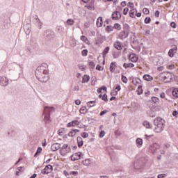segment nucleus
Wrapping results in <instances>:
<instances>
[{
    "instance_id": "obj_64",
    "label": "nucleus",
    "mask_w": 178,
    "mask_h": 178,
    "mask_svg": "<svg viewBox=\"0 0 178 178\" xmlns=\"http://www.w3.org/2000/svg\"><path fill=\"white\" fill-rule=\"evenodd\" d=\"M90 26H91V24L90 22H86L84 24V26L86 27V29H88V27H90Z\"/></svg>"
},
{
    "instance_id": "obj_33",
    "label": "nucleus",
    "mask_w": 178,
    "mask_h": 178,
    "mask_svg": "<svg viewBox=\"0 0 178 178\" xmlns=\"http://www.w3.org/2000/svg\"><path fill=\"white\" fill-rule=\"evenodd\" d=\"M114 29L115 30H122V26L119 23L114 24V26H113Z\"/></svg>"
},
{
    "instance_id": "obj_58",
    "label": "nucleus",
    "mask_w": 178,
    "mask_h": 178,
    "mask_svg": "<svg viewBox=\"0 0 178 178\" xmlns=\"http://www.w3.org/2000/svg\"><path fill=\"white\" fill-rule=\"evenodd\" d=\"M115 90H117V92H118V91H120V90H122V88L120 87V85L117 84L115 88Z\"/></svg>"
},
{
    "instance_id": "obj_3",
    "label": "nucleus",
    "mask_w": 178,
    "mask_h": 178,
    "mask_svg": "<svg viewBox=\"0 0 178 178\" xmlns=\"http://www.w3.org/2000/svg\"><path fill=\"white\" fill-rule=\"evenodd\" d=\"M44 35L47 41H51L54 40V37H55V32L51 29H47L44 31Z\"/></svg>"
},
{
    "instance_id": "obj_2",
    "label": "nucleus",
    "mask_w": 178,
    "mask_h": 178,
    "mask_svg": "<svg viewBox=\"0 0 178 178\" xmlns=\"http://www.w3.org/2000/svg\"><path fill=\"white\" fill-rule=\"evenodd\" d=\"M52 112H55L54 107H50L47 106L44 107L43 115H44V120L45 123H49V122H51V113H52Z\"/></svg>"
},
{
    "instance_id": "obj_16",
    "label": "nucleus",
    "mask_w": 178,
    "mask_h": 178,
    "mask_svg": "<svg viewBox=\"0 0 178 178\" xmlns=\"http://www.w3.org/2000/svg\"><path fill=\"white\" fill-rule=\"evenodd\" d=\"M76 143L79 148H81V147L84 145V141L83 140V138H81V136H78L76 138Z\"/></svg>"
},
{
    "instance_id": "obj_11",
    "label": "nucleus",
    "mask_w": 178,
    "mask_h": 178,
    "mask_svg": "<svg viewBox=\"0 0 178 178\" xmlns=\"http://www.w3.org/2000/svg\"><path fill=\"white\" fill-rule=\"evenodd\" d=\"M122 17V14L119 13V11L115 10L112 15H111V19L112 20H119Z\"/></svg>"
},
{
    "instance_id": "obj_28",
    "label": "nucleus",
    "mask_w": 178,
    "mask_h": 178,
    "mask_svg": "<svg viewBox=\"0 0 178 178\" xmlns=\"http://www.w3.org/2000/svg\"><path fill=\"white\" fill-rule=\"evenodd\" d=\"M134 10L137 12V8H133L132 10H130L129 13V17H131V19H136V17L134 16Z\"/></svg>"
},
{
    "instance_id": "obj_47",
    "label": "nucleus",
    "mask_w": 178,
    "mask_h": 178,
    "mask_svg": "<svg viewBox=\"0 0 178 178\" xmlns=\"http://www.w3.org/2000/svg\"><path fill=\"white\" fill-rule=\"evenodd\" d=\"M128 8H130L131 9L134 8V3L129 1L127 4Z\"/></svg>"
},
{
    "instance_id": "obj_45",
    "label": "nucleus",
    "mask_w": 178,
    "mask_h": 178,
    "mask_svg": "<svg viewBox=\"0 0 178 178\" xmlns=\"http://www.w3.org/2000/svg\"><path fill=\"white\" fill-rule=\"evenodd\" d=\"M89 66H90V69H95V63L94 61H90L88 63Z\"/></svg>"
},
{
    "instance_id": "obj_4",
    "label": "nucleus",
    "mask_w": 178,
    "mask_h": 178,
    "mask_svg": "<svg viewBox=\"0 0 178 178\" xmlns=\"http://www.w3.org/2000/svg\"><path fill=\"white\" fill-rule=\"evenodd\" d=\"M36 79L41 83H47L49 80V76L48 74H36Z\"/></svg>"
},
{
    "instance_id": "obj_27",
    "label": "nucleus",
    "mask_w": 178,
    "mask_h": 178,
    "mask_svg": "<svg viewBox=\"0 0 178 178\" xmlns=\"http://www.w3.org/2000/svg\"><path fill=\"white\" fill-rule=\"evenodd\" d=\"M143 125L146 128V129H151L152 127V124H151V123H149V122L148 121H144L143 122Z\"/></svg>"
},
{
    "instance_id": "obj_34",
    "label": "nucleus",
    "mask_w": 178,
    "mask_h": 178,
    "mask_svg": "<svg viewBox=\"0 0 178 178\" xmlns=\"http://www.w3.org/2000/svg\"><path fill=\"white\" fill-rule=\"evenodd\" d=\"M95 102L96 101H90L87 103V106L88 108H92V106H95Z\"/></svg>"
},
{
    "instance_id": "obj_41",
    "label": "nucleus",
    "mask_w": 178,
    "mask_h": 178,
    "mask_svg": "<svg viewBox=\"0 0 178 178\" xmlns=\"http://www.w3.org/2000/svg\"><path fill=\"white\" fill-rule=\"evenodd\" d=\"M152 102L154 104H156L157 102H159V99L156 97H152Z\"/></svg>"
},
{
    "instance_id": "obj_10",
    "label": "nucleus",
    "mask_w": 178,
    "mask_h": 178,
    "mask_svg": "<svg viewBox=\"0 0 178 178\" xmlns=\"http://www.w3.org/2000/svg\"><path fill=\"white\" fill-rule=\"evenodd\" d=\"M176 51H177V46L174 44L172 45V48L168 51V56H170V58H173V56H175V54H176Z\"/></svg>"
},
{
    "instance_id": "obj_55",
    "label": "nucleus",
    "mask_w": 178,
    "mask_h": 178,
    "mask_svg": "<svg viewBox=\"0 0 178 178\" xmlns=\"http://www.w3.org/2000/svg\"><path fill=\"white\" fill-rule=\"evenodd\" d=\"M110 95L114 96V97H115V95H118V91H116V90H113L111 92Z\"/></svg>"
},
{
    "instance_id": "obj_29",
    "label": "nucleus",
    "mask_w": 178,
    "mask_h": 178,
    "mask_svg": "<svg viewBox=\"0 0 178 178\" xmlns=\"http://www.w3.org/2000/svg\"><path fill=\"white\" fill-rule=\"evenodd\" d=\"M82 164H83L84 166H90V165H91V159H87L83 161Z\"/></svg>"
},
{
    "instance_id": "obj_23",
    "label": "nucleus",
    "mask_w": 178,
    "mask_h": 178,
    "mask_svg": "<svg viewBox=\"0 0 178 178\" xmlns=\"http://www.w3.org/2000/svg\"><path fill=\"white\" fill-rule=\"evenodd\" d=\"M114 48L115 49H118V51H120L122 49V43L120 42L117 41L113 44Z\"/></svg>"
},
{
    "instance_id": "obj_61",
    "label": "nucleus",
    "mask_w": 178,
    "mask_h": 178,
    "mask_svg": "<svg viewBox=\"0 0 178 178\" xmlns=\"http://www.w3.org/2000/svg\"><path fill=\"white\" fill-rule=\"evenodd\" d=\"M166 177V174H159L157 176V178H165Z\"/></svg>"
},
{
    "instance_id": "obj_30",
    "label": "nucleus",
    "mask_w": 178,
    "mask_h": 178,
    "mask_svg": "<svg viewBox=\"0 0 178 178\" xmlns=\"http://www.w3.org/2000/svg\"><path fill=\"white\" fill-rule=\"evenodd\" d=\"M123 67H124V69H127L129 67H134V64L131 63H123L122 65Z\"/></svg>"
},
{
    "instance_id": "obj_42",
    "label": "nucleus",
    "mask_w": 178,
    "mask_h": 178,
    "mask_svg": "<svg viewBox=\"0 0 178 178\" xmlns=\"http://www.w3.org/2000/svg\"><path fill=\"white\" fill-rule=\"evenodd\" d=\"M102 101H104V102H108V95L106 93H104L102 97Z\"/></svg>"
},
{
    "instance_id": "obj_54",
    "label": "nucleus",
    "mask_w": 178,
    "mask_h": 178,
    "mask_svg": "<svg viewBox=\"0 0 178 178\" xmlns=\"http://www.w3.org/2000/svg\"><path fill=\"white\" fill-rule=\"evenodd\" d=\"M70 175H72V176H77V175H79V172H77V171H71L70 172Z\"/></svg>"
},
{
    "instance_id": "obj_17",
    "label": "nucleus",
    "mask_w": 178,
    "mask_h": 178,
    "mask_svg": "<svg viewBox=\"0 0 178 178\" xmlns=\"http://www.w3.org/2000/svg\"><path fill=\"white\" fill-rule=\"evenodd\" d=\"M69 147V145L67 144H64L62 147L60 148V155H62V156H65V155H66L65 152H63V149H67Z\"/></svg>"
},
{
    "instance_id": "obj_12",
    "label": "nucleus",
    "mask_w": 178,
    "mask_h": 178,
    "mask_svg": "<svg viewBox=\"0 0 178 178\" xmlns=\"http://www.w3.org/2000/svg\"><path fill=\"white\" fill-rule=\"evenodd\" d=\"M129 32H127L126 31H122L120 33L118 37L120 40H124V38H127L129 37Z\"/></svg>"
},
{
    "instance_id": "obj_39",
    "label": "nucleus",
    "mask_w": 178,
    "mask_h": 178,
    "mask_svg": "<svg viewBox=\"0 0 178 178\" xmlns=\"http://www.w3.org/2000/svg\"><path fill=\"white\" fill-rule=\"evenodd\" d=\"M87 109V107L86 106H82L81 108H80V113H81L82 115H86V111Z\"/></svg>"
},
{
    "instance_id": "obj_63",
    "label": "nucleus",
    "mask_w": 178,
    "mask_h": 178,
    "mask_svg": "<svg viewBox=\"0 0 178 178\" xmlns=\"http://www.w3.org/2000/svg\"><path fill=\"white\" fill-rule=\"evenodd\" d=\"M170 26L172 27V29H176V27H177L176 22H171Z\"/></svg>"
},
{
    "instance_id": "obj_52",
    "label": "nucleus",
    "mask_w": 178,
    "mask_h": 178,
    "mask_svg": "<svg viewBox=\"0 0 178 178\" xmlns=\"http://www.w3.org/2000/svg\"><path fill=\"white\" fill-rule=\"evenodd\" d=\"M128 13H129V8L127 7L124 8L122 13L123 15L126 16V15H127Z\"/></svg>"
},
{
    "instance_id": "obj_20",
    "label": "nucleus",
    "mask_w": 178,
    "mask_h": 178,
    "mask_svg": "<svg viewBox=\"0 0 178 178\" xmlns=\"http://www.w3.org/2000/svg\"><path fill=\"white\" fill-rule=\"evenodd\" d=\"M116 69V62L115 61H113L110 64V68H109V70L111 73H113V72H115Z\"/></svg>"
},
{
    "instance_id": "obj_49",
    "label": "nucleus",
    "mask_w": 178,
    "mask_h": 178,
    "mask_svg": "<svg viewBox=\"0 0 178 178\" xmlns=\"http://www.w3.org/2000/svg\"><path fill=\"white\" fill-rule=\"evenodd\" d=\"M105 136V131L102 130L99 133V137L100 138H104V137Z\"/></svg>"
},
{
    "instance_id": "obj_37",
    "label": "nucleus",
    "mask_w": 178,
    "mask_h": 178,
    "mask_svg": "<svg viewBox=\"0 0 178 178\" xmlns=\"http://www.w3.org/2000/svg\"><path fill=\"white\" fill-rule=\"evenodd\" d=\"M144 23L145 24H149V23H151V17H146L144 19Z\"/></svg>"
},
{
    "instance_id": "obj_43",
    "label": "nucleus",
    "mask_w": 178,
    "mask_h": 178,
    "mask_svg": "<svg viewBox=\"0 0 178 178\" xmlns=\"http://www.w3.org/2000/svg\"><path fill=\"white\" fill-rule=\"evenodd\" d=\"M81 55L82 56H87V55H88V50L87 49H83L81 51Z\"/></svg>"
},
{
    "instance_id": "obj_14",
    "label": "nucleus",
    "mask_w": 178,
    "mask_h": 178,
    "mask_svg": "<svg viewBox=\"0 0 178 178\" xmlns=\"http://www.w3.org/2000/svg\"><path fill=\"white\" fill-rule=\"evenodd\" d=\"M51 149L54 152H55L56 151H58V149H60V143H56L52 144L51 147Z\"/></svg>"
},
{
    "instance_id": "obj_24",
    "label": "nucleus",
    "mask_w": 178,
    "mask_h": 178,
    "mask_svg": "<svg viewBox=\"0 0 178 178\" xmlns=\"http://www.w3.org/2000/svg\"><path fill=\"white\" fill-rule=\"evenodd\" d=\"M90 75L85 74L82 77L81 83H88V81H90Z\"/></svg>"
},
{
    "instance_id": "obj_8",
    "label": "nucleus",
    "mask_w": 178,
    "mask_h": 178,
    "mask_svg": "<svg viewBox=\"0 0 178 178\" xmlns=\"http://www.w3.org/2000/svg\"><path fill=\"white\" fill-rule=\"evenodd\" d=\"M128 58L131 62H133L134 63L138 62V56H137L134 53L129 54L128 55Z\"/></svg>"
},
{
    "instance_id": "obj_18",
    "label": "nucleus",
    "mask_w": 178,
    "mask_h": 178,
    "mask_svg": "<svg viewBox=\"0 0 178 178\" xmlns=\"http://www.w3.org/2000/svg\"><path fill=\"white\" fill-rule=\"evenodd\" d=\"M143 79L145 80V81H152V80H154V77L148 74H144Z\"/></svg>"
},
{
    "instance_id": "obj_15",
    "label": "nucleus",
    "mask_w": 178,
    "mask_h": 178,
    "mask_svg": "<svg viewBox=\"0 0 178 178\" xmlns=\"http://www.w3.org/2000/svg\"><path fill=\"white\" fill-rule=\"evenodd\" d=\"M95 2L91 1L89 3H88L85 7L87 8L89 10H95Z\"/></svg>"
},
{
    "instance_id": "obj_46",
    "label": "nucleus",
    "mask_w": 178,
    "mask_h": 178,
    "mask_svg": "<svg viewBox=\"0 0 178 178\" xmlns=\"http://www.w3.org/2000/svg\"><path fill=\"white\" fill-rule=\"evenodd\" d=\"M113 56L114 59H118V58L120 56V54H119V52H114L113 53Z\"/></svg>"
},
{
    "instance_id": "obj_26",
    "label": "nucleus",
    "mask_w": 178,
    "mask_h": 178,
    "mask_svg": "<svg viewBox=\"0 0 178 178\" xmlns=\"http://www.w3.org/2000/svg\"><path fill=\"white\" fill-rule=\"evenodd\" d=\"M172 95L174 98H178V88H173L172 90Z\"/></svg>"
},
{
    "instance_id": "obj_1",
    "label": "nucleus",
    "mask_w": 178,
    "mask_h": 178,
    "mask_svg": "<svg viewBox=\"0 0 178 178\" xmlns=\"http://www.w3.org/2000/svg\"><path fill=\"white\" fill-rule=\"evenodd\" d=\"M165 123H166V122L161 117H157L154 119V124L156 126L154 128L155 133H162L163 129H165Z\"/></svg>"
},
{
    "instance_id": "obj_19",
    "label": "nucleus",
    "mask_w": 178,
    "mask_h": 178,
    "mask_svg": "<svg viewBox=\"0 0 178 178\" xmlns=\"http://www.w3.org/2000/svg\"><path fill=\"white\" fill-rule=\"evenodd\" d=\"M77 133H80V130H79V129H72L68 133V136L69 137H74L75 134H77Z\"/></svg>"
},
{
    "instance_id": "obj_5",
    "label": "nucleus",
    "mask_w": 178,
    "mask_h": 178,
    "mask_svg": "<svg viewBox=\"0 0 178 178\" xmlns=\"http://www.w3.org/2000/svg\"><path fill=\"white\" fill-rule=\"evenodd\" d=\"M159 148H160L159 144L155 143L150 145V147L148 149V151L152 154H155V152L157 151V149H159Z\"/></svg>"
},
{
    "instance_id": "obj_40",
    "label": "nucleus",
    "mask_w": 178,
    "mask_h": 178,
    "mask_svg": "<svg viewBox=\"0 0 178 178\" xmlns=\"http://www.w3.org/2000/svg\"><path fill=\"white\" fill-rule=\"evenodd\" d=\"M130 26H129V24H126L124 26V31H126L127 33H129L130 31Z\"/></svg>"
},
{
    "instance_id": "obj_21",
    "label": "nucleus",
    "mask_w": 178,
    "mask_h": 178,
    "mask_svg": "<svg viewBox=\"0 0 178 178\" xmlns=\"http://www.w3.org/2000/svg\"><path fill=\"white\" fill-rule=\"evenodd\" d=\"M97 27H101L104 24V21L102 17H99L97 19Z\"/></svg>"
},
{
    "instance_id": "obj_9",
    "label": "nucleus",
    "mask_w": 178,
    "mask_h": 178,
    "mask_svg": "<svg viewBox=\"0 0 178 178\" xmlns=\"http://www.w3.org/2000/svg\"><path fill=\"white\" fill-rule=\"evenodd\" d=\"M0 84L2 87H6L9 84V79L6 76H0Z\"/></svg>"
},
{
    "instance_id": "obj_22",
    "label": "nucleus",
    "mask_w": 178,
    "mask_h": 178,
    "mask_svg": "<svg viewBox=\"0 0 178 178\" xmlns=\"http://www.w3.org/2000/svg\"><path fill=\"white\" fill-rule=\"evenodd\" d=\"M136 143L138 148H141V147H143V139L141 138H136Z\"/></svg>"
},
{
    "instance_id": "obj_7",
    "label": "nucleus",
    "mask_w": 178,
    "mask_h": 178,
    "mask_svg": "<svg viewBox=\"0 0 178 178\" xmlns=\"http://www.w3.org/2000/svg\"><path fill=\"white\" fill-rule=\"evenodd\" d=\"M42 73H44V74H48V69H44L41 66H38L35 72V76H37V74H41Z\"/></svg>"
},
{
    "instance_id": "obj_32",
    "label": "nucleus",
    "mask_w": 178,
    "mask_h": 178,
    "mask_svg": "<svg viewBox=\"0 0 178 178\" xmlns=\"http://www.w3.org/2000/svg\"><path fill=\"white\" fill-rule=\"evenodd\" d=\"M143 85H139L138 86V89L136 90V92H137L138 95H141V94H143Z\"/></svg>"
},
{
    "instance_id": "obj_31",
    "label": "nucleus",
    "mask_w": 178,
    "mask_h": 178,
    "mask_svg": "<svg viewBox=\"0 0 178 178\" xmlns=\"http://www.w3.org/2000/svg\"><path fill=\"white\" fill-rule=\"evenodd\" d=\"M41 152H42V147H38L36 152L34 154V158H37V156H38V155H40Z\"/></svg>"
},
{
    "instance_id": "obj_59",
    "label": "nucleus",
    "mask_w": 178,
    "mask_h": 178,
    "mask_svg": "<svg viewBox=\"0 0 178 178\" xmlns=\"http://www.w3.org/2000/svg\"><path fill=\"white\" fill-rule=\"evenodd\" d=\"M42 69H48V64L47 63H42L40 66Z\"/></svg>"
},
{
    "instance_id": "obj_13",
    "label": "nucleus",
    "mask_w": 178,
    "mask_h": 178,
    "mask_svg": "<svg viewBox=\"0 0 178 178\" xmlns=\"http://www.w3.org/2000/svg\"><path fill=\"white\" fill-rule=\"evenodd\" d=\"M80 124V122L77 120H72L67 123V127H74V126H79Z\"/></svg>"
},
{
    "instance_id": "obj_48",
    "label": "nucleus",
    "mask_w": 178,
    "mask_h": 178,
    "mask_svg": "<svg viewBox=\"0 0 178 178\" xmlns=\"http://www.w3.org/2000/svg\"><path fill=\"white\" fill-rule=\"evenodd\" d=\"M143 12L144 15H149V10L147 8H144L143 9Z\"/></svg>"
},
{
    "instance_id": "obj_36",
    "label": "nucleus",
    "mask_w": 178,
    "mask_h": 178,
    "mask_svg": "<svg viewBox=\"0 0 178 178\" xmlns=\"http://www.w3.org/2000/svg\"><path fill=\"white\" fill-rule=\"evenodd\" d=\"M113 30H114L113 26H112L111 25H108L106 27V33H111V31H113Z\"/></svg>"
},
{
    "instance_id": "obj_25",
    "label": "nucleus",
    "mask_w": 178,
    "mask_h": 178,
    "mask_svg": "<svg viewBox=\"0 0 178 178\" xmlns=\"http://www.w3.org/2000/svg\"><path fill=\"white\" fill-rule=\"evenodd\" d=\"M111 49V48L107 46L106 47H105V49L103 50L102 52V55H103V59H105V56H106V55H108L109 50Z\"/></svg>"
},
{
    "instance_id": "obj_60",
    "label": "nucleus",
    "mask_w": 178,
    "mask_h": 178,
    "mask_svg": "<svg viewBox=\"0 0 178 178\" xmlns=\"http://www.w3.org/2000/svg\"><path fill=\"white\" fill-rule=\"evenodd\" d=\"M159 15H161V12H159V10H156L154 13L155 17H159Z\"/></svg>"
},
{
    "instance_id": "obj_53",
    "label": "nucleus",
    "mask_w": 178,
    "mask_h": 178,
    "mask_svg": "<svg viewBox=\"0 0 178 178\" xmlns=\"http://www.w3.org/2000/svg\"><path fill=\"white\" fill-rule=\"evenodd\" d=\"M81 41H83V42H87V41H88V39L87 38V37L84 35L81 36Z\"/></svg>"
},
{
    "instance_id": "obj_62",
    "label": "nucleus",
    "mask_w": 178,
    "mask_h": 178,
    "mask_svg": "<svg viewBox=\"0 0 178 178\" xmlns=\"http://www.w3.org/2000/svg\"><path fill=\"white\" fill-rule=\"evenodd\" d=\"M172 116L175 117V118H177L178 116V111L175 110L173 112H172Z\"/></svg>"
},
{
    "instance_id": "obj_6",
    "label": "nucleus",
    "mask_w": 178,
    "mask_h": 178,
    "mask_svg": "<svg viewBox=\"0 0 178 178\" xmlns=\"http://www.w3.org/2000/svg\"><path fill=\"white\" fill-rule=\"evenodd\" d=\"M52 170H54V168L50 164H49L46 165L43 170H42L41 173L42 175H49Z\"/></svg>"
},
{
    "instance_id": "obj_44",
    "label": "nucleus",
    "mask_w": 178,
    "mask_h": 178,
    "mask_svg": "<svg viewBox=\"0 0 178 178\" xmlns=\"http://www.w3.org/2000/svg\"><path fill=\"white\" fill-rule=\"evenodd\" d=\"M75 156H79L78 159H81V156H83V153L81 152H78L74 154Z\"/></svg>"
},
{
    "instance_id": "obj_56",
    "label": "nucleus",
    "mask_w": 178,
    "mask_h": 178,
    "mask_svg": "<svg viewBox=\"0 0 178 178\" xmlns=\"http://www.w3.org/2000/svg\"><path fill=\"white\" fill-rule=\"evenodd\" d=\"M108 112H109V111H108V110H104V111H101L99 115H100V116H104V115H105L106 113H108Z\"/></svg>"
},
{
    "instance_id": "obj_51",
    "label": "nucleus",
    "mask_w": 178,
    "mask_h": 178,
    "mask_svg": "<svg viewBox=\"0 0 178 178\" xmlns=\"http://www.w3.org/2000/svg\"><path fill=\"white\" fill-rule=\"evenodd\" d=\"M81 137H83V138H88V133L87 132H83L81 134Z\"/></svg>"
},
{
    "instance_id": "obj_50",
    "label": "nucleus",
    "mask_w": 178,
    "mask_h": 178,
    "mask_svg": "<svg viewBox=\"0 0 178 178\" xmlns=\"http://www.w3.org/2000/svg\"><path fill=\"white\" fill-rule=\"evenodd\" d=\"M96 70H99V72H102V70H104V67H102V66H101L100 65H97L96 66Z\"/></svg>"
},
{
    "instance_id": "obj_38",
    "label": "nucleus",
    "mask_w": 178,
    "mask_h": 178,
    "mask_svg": "<svg viewBox=\"0 0 178 178\" xmlns=\"http://www.w3.org/2000/svg\"><path fill=\"white\" fill-rule=\"evenodd\" d=\"M67 24L68 26H73V24H74V20H73L72 19H68L67 20Z\"/></svg>"
},
{
    "instance_id": "obj_57",
    "label": "nucleus",
    "mask_w": 178,
    "mask_h": 178,
    "mask_svg": "<svg viewBox=\"0 0 178 178\" xmlns=\"http://www.w3.org/2000/svg\"><path fill=\"white\" fill-rule=\"evenodd\" d=\"M63 131H65V128H62V129H59L58 131V136H62V134L63 133Z\"/></svg>"
},
{
    "instance_id": "obj_35",
    "label": "nucleus",
    "mask_w": 178,
    "mask_h": 178,
    "mask_svg": "<svg viewBox=\"0 0 178 178\" xmlns=\"http://www.w3.org/2000/svg\"><path fill=\"white\" fill-rule=\"evenodd\" d=\"M121 80L122 83H124L125 84L127 83V81H129V79H127V77L123 74V73L121 75Z\"/></svg>"
}]
</instances>
